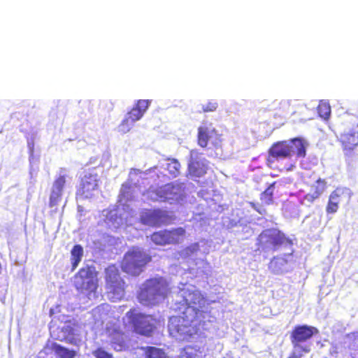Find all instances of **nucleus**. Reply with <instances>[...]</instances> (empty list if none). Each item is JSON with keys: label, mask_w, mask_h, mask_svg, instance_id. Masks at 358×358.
Here are the masks:
<instances>
[{"label": "nucleus", "mask_w": 358, "mask_h": 358, "mask_svg": "<svg viewBox=\"0 0 358 358\" xmlns=\"http://www.w3.org/2000/svg\"><path fill=\"white\" fill-rule=\"evenodd\" d=\"M327 187V182L324 179L319 178L310 185L308 192L304 196V200L309 203H313L326 192Z\"/></svg>", "instance_id": "2eb2a0df"}, {"label": "nucleus", "mask_w": 358, "mask_h": 358, "mask_svg": "<svg viewBox=\"0 0 358 358\" xmlns=\"http://www.w3.org/2000/svg\"><path fill=\"white\" fill-rule=\"evenodd\" d=\"M145 358H170L164 350L153 346L143 348Z\"/></svg>", "instance_id": "412c9836"}, {"label": "nucleus", "mask_w": 358, "mask_h": 358, "mask_svg": "<svg viewBox=\"0 0 358 358\" xmlns=\"http://www.w3.org/2000/svg\"><path fill=\"white\" fill-rule=\"evenodd\" d=\"M207 166L204 162L199 159L196 152L191 151L190 159L188 164V172L192 177L199 178L206 173Z\"/></svg>", "instance_id": "ddd939ff"}, {"label": "nucleus", "mask_w": 358, "mask_h": 358, "mask_svg": "<svg viewBox=\"0 0 358 358\" xmlns=\"http://www.w3.org/2000/svg\"><path fill=\"white\" fill-rule=\"evenodd\" d=\"M198 247H199V245H198V244H197V243L194 244L193 246H192V251H194V250H196L198 249ZM189 248V249H190V248H191V247H190V248Z\"/></svg>", "instance_id": "f704fd0d"}, {"label": "nucleus", "mask_w": 358, "mask_h": 358, "mask_svg": "<svg viewBox=\"0 0 358 358\" xmlns=\"http://www.w3.org/2000/svg\"><path fill=\"white\" fill-rule=\"evenodd\" d=\"M109 337L110 345L114 350L121 352L128 348L127 337L123 331L113 329L109 333Z\"/></svg>", "instance_id": "f3484780"}, {"label": "nucleus", "mask_w": 358, "mask_h": 358, "mask_svg": "<svg viewBox=\"0 0 358 358\" xmlns=\"http://www.w3.org/2000/svg\"><path fill=\"white\" fill-rule=\"evenodd\" d=\"M52 350L60 358H73L76 356L75 351L70 350L57 343L52 345Z\"/></svg>", "instance_id": "5701e85b"}, {"label": "nucleus", "mask_w": 358, "mask_h": 358, "mask_svg": "<svg viewBox=\"0 0 358 358\" xmlns=\"http://www.w3.org/2000/svg\"><path fill=\"white\" fill-rule=\"evenodd\" d=\"M275 182H272L262 194L260 200L262 203L265 206L271 205L273 203V189Z\"/></svg>", "instance_id": "4be33fe9"}, {"label": "nucleus", "mask_w": 358, "mask_h": 358, "mask_svg": "<svg viewBox=\"0 0 358 358\" xmlns=\"http://www.w3.org/2000/svg\"><path fill=\"white\" fill-rule=\"evenodd\" d=\"M186 234L183 227L163 229L150 235L153 243L157 245H178L181 243Z\"/></svg>", "instance_id": "1a4fd4ad"}, {"label": "nucleus", "mask_w": 358, "mask_h": 358, "mask_svg": "<svg viewBox=\"0 0 358 358\" xmlns=\"http://www.w3.org/2000/svg\"><path fill=\"white\" fill-rule=\"evenodd\" d=\"M258 245L262 250L271 247L276 250L282 245H292V241L278 229L270 228L263 230L257 238Z\"/></svg>", "instance_id": "39448f33"}, {"label": "nucleus", "mask_w": 358, "mask_h": 358, "mask_svg": "<svg viewBox=\"0 0 358 358\" xmlns=\"http://www.w3.org/2000/svg\"><path fill=\"white\" fill-rule=\"evenodd\" d=\"M166 163V169L169 173V177L176 178L180 172V164L179 162L175 159H169Z\"/></svg>", "instance_id": "b1692460"}, {"label": "nucleus", "mask_w": 358, "mask_h": 358, "mask_svg": "<svg viewBox=\"0 0 358 358\" xmlns=\"http://www.w3.org/2000/svg\"><path fill=\"white\" fill-rule=\"evenodd\" d=\"M98 175L86 172L80 178V186L76 191V196L82 199H90L93 192L98 188Z\"/></svg>", "instance_id": "9b49d317"}, {"label": "nucleus", "mask_w": 358, "mask_h": 358, "mask_svg": "<svg viewBox=\"0 0 358 358\" xmlns=\"http://www.w3.org/2000/svg\"><path fill=\"white\" fill-rule=\"evenodd\" d=\"M308 143L301 138H293L288 141H279L271 145L268 151L267 164L275 159L291 158L294 155L297 158H305Z\"/></svg>", "instance_id": "f03ea898"}, {"label": "nucleus", "mask_w": 358, "mask_h": 358, "mask_svg": "<svg viewBox=\"0 0 358 358\" xmlns=\"http://www.w3.org/2000/svg\"><path fill=\"white\" fill-rule=\"evenodd\" d=\"M106 288L110 291H124L125 282L115 265L108 266L105 271Z\"/></svg>", "instance_id": "f8f14e48"}, {"label": "nucleus", "mask_w": 358, "mask_h": 358, "mask_svg": "<svg viewBox=\"0 0 358 358\" xmlns=\"http://www.w3.org/2000/svg\"><path fill=\"white\" fill-rule=\"evenodd\" d=\"M167 288V282L163 277L152 278L143 284V288L141 291H165Z\"/></svg>", "instance_id": "6ab92c4d"}, {"label": "nucleus", "mask_w": 358, "mask_h": 358, "mask_svg": "<svg viewBox=\"0 0 358 358\" xmlns=\"http://www.w3.org/2000/svg\"><path fill=\"white\" fill-rule=\"evenodd\" d=\"M318 333V330L308 325H297L294 327L290 333V341L295 350L307 354L310 352V347L303 343L310 340L314 335Z\"/></svg>", "instance_id": "423d86ee"}, {"label": "nucleus", "mask_w": 358, "mask_h": 358, "mask_svg": "<svg viewBox=\"0 0 358 358\" xmlns=\"http://www.w3.org/2000/svg\"><path fill=\"white\" fill-rule=\"evenodd\" d=\"M344 194V190L341 188H336L329 195L326 212L328 214H333L337 212L338 205L341 201V196Z\"/></svg>", "instance_id": "a211bd4d"}, {"label": "nucleus", "mask_w": 358, "mask_h": 358, "mask_svg": "<svg viewBox=\"0 0 358 358\" xmlns=\"http://www.w3.org/2000/svg\"><path fill=\"white\" fill-rule=\"evenodd\" d=\"M176 217L172 213L159 208L148 209L140 217L141 222L144 225L159 227L173 224Z\"/></svg>", "instance_id": "0eeeda50"}, {"label": "nucleus", "mask_w": 358, "mask_h": 358, "mask_svg": "<svg viewBox=\"0 0 358 358\" xmlns=\"http://www.w3.org/2000/svg\"><path fill=\"white\" fill-rule=\"evenodd\" d=\"M83 256V248L79 244L75 245L71 250V271L76 269L82 260Z\"/></svg>", "instance_id": "aec40b11"}, {"label": "nucleus", "mask_w": 358, "mask_h": 358, "mask_svg": "<svg viewBox=\"0 0 358 358\" xmlns=\"http://www.w3.org/2000/svg\"><path fill=\"white\" fill-rule=\"evenodd\" d=\"M126 316L136 334L145 337L152 336L157 327L156 320L151 315L136 313V309L133 308L126 313Z\"/></svg>", "instance_id": "20e7f679"}, {"label": "nucleus", "mask_w": 358, "mask_h": 358, "mask_svg": "<svg viewBox=\"0 0 358 358\" xmlns=\"http://www.w3.org/2000/svg\"><path fill=\"white\" fill-rule=\"evenodd\" d=\"M197 143L201 148H207L210 143L213 150H217L222 147L221 135L212 124H205L198 128Z\"/></svg>", "instance_id": "9d476101"}, {"label": "nucleus", "mask_w": 358, "mask_h": 358, "mask_svg": "<svg viewBox=\"0 0 358 358\" xmlns=\"http://www.w3.org/2000/svg\"><path fill=\"white\" fill-rule=\"evenodd\" d=\"M65 185H66L65 176H59L54 180L52 188L57 191L63 192V189L65 187Z\"/></svg>", "instance_id": "a878e982"}, {"label": "nucleus", "mask_w": 358, "mask_h": 358, "mask_svg": "<svg viewBox=\"0 0 358 358\" xmlns=\"http://www.w3.org/2000/svg\"><path fill=\"white\" fill-rule=\"evenodd\" d=\"M96 358H113L111 353L106 352L102 348H98L92 352Z\"/></svg>", "instance_id": "7c9ffc66"}, {"label": "nucleus", "mask_w": 358, "mask_h": 358, "mask_svg": "<svg viewBox=\"0 0 358 358\" xmlns=\"http://www.w3.org/2000/svg\"><path fill=\"white\" fill-rule=\"evenodd\" d=\"M304 353L294 350L287 358H301Z\"/></svg>", "instance_id": "72a5a7b5"}, {"label": "nucleus", "mask_w": 358, "mask_h": 358, "mask_svg": "<svg viewBox=\"0 0 358 358\" xmlns=\"http://www.w3.org/2000/svg\"><path fill=\"white\" fill-rule=\"evenodd\" d=\"M345 155L350 156L358 145V134L355 131H345L339 138Z\"/></svg>", "instance_id": "4468645a"}, {"label": "nucleus", "mask_w": 358, "mask_h": 358, "mask_svg": "<svg viewBox=\"0 0 358 358\" xmlns=\"http://www.w3.org/2000/svg\"><path fill=\"white\" fill-rule=\"evenodd\" d=\"M250 206L254 209L257 212H258L259 214H265L266 213V210L264 209V208H261L258 206L257 204H256L254 202H250Z\"/></svg>", "instance_id": "473e14b6"}, {"label": "nucleus", "mask_w": 358, "mask_h": 358, "mask_svg": "<svg viewBox=\"0 0 358 358\" xmlns=\"http://www.w3.org/2000/svg\"><path fill=\"white\" fill-rule=\"evenodd\" d=\"M218 103L215 101H209L206 104L202 105V111L203 113L214 112L217 110Z\"/></svg>", "instance_id": "c756f323"}, {"label": "nucleus", "mask_w": 358, "mask_h": 358, "mask_svg": "<svg viewBox=\"0 0 358 358\" xmlns=\"http://www.w3.org/2000/svg\"><path fill=\"white\" fill-rule=\"evenodd\" d=\"M151 261L152 256L143 248L133 246L124 254L120 266L124 273L136 277Z\"/></svg>", "instance_id": "7ed1b4c3"}, {"label": "nucleus", "mask_w": 358, "mask_h": 358, "mask_svg": "<svg viewBox=\"0 0 358 358\" xmlns=\"http://www.w3.org/2000/svg\"><path fill=\"white\" fill-rule=\"evenodd\" d=\"M134 123V122H131L130 120L125 117V118L118 126V131L121 134H126L129 132Z\"/></svg>", "instance_id": "cd10ccee"}, {"label": "nucleus", "mask_w": 358, "mask_h": 358, "mask_svg": "<svg viewBox=\"0 0 358 358\" xmlns=\"http://www.w3.org/2000/svg\"><path fill=\"white\" fill-rule=\"evenodd\" d=\"M210 317V313L185 305L180 315L169 318V334L180 340L188 341L197 334L199 327L203 325L206 322V319Z\"/></svg>", "instance_id": "f257e3e1"}, {"label": "nucleus", "mask_w": 358, "mask_h": 358, "mask_svg": "<svg viewBox=\"0 0 358 358\" xmlns=\"http://www.w3.org/2000/svg\"><path fill=\"white\" fill-rule=\"evenodd\" d=\"M287 264V260L281 257H274L271 262V268L273 272L278 273L280 270V266H283Z\"/></svg>", "instance_id": "c85d7f7f"}, {"label": "nucleus", "mask_w": 358, "mask_h": 358, "mask_svg": "<svg viewBox=\"0 0 358 358\" xmlns=\"http://www.w3.org/2000/svg\"><path fill=\"white\" fill-rule=\"evenodd\" d=\"M317 113L320 117L324 120H327L330 116L331 108L328 103L320 102L317 106Z\"/></svg>", "instance_id": "393cba45"}, {"label": "nucleus", "mask_w": 358, "mask_h": 358, "mask_svg": "<svg viewBox=\"0 0 358 358\" xmlns=\"http://www.w3.org/2000/svg\"><path fill=\"white\" fill-rule=\"evenodd\" d=\"M194 357L192 348L189 346L185 347L180 353V358H193Z\"/></svg>", "instance_id": "2f4dec72"}, {"label": "nucleus", "mask_w": 358, "mask_h": 358, "mask_svg": "<svg viewBox=\"0 0 358 358\" xmlns=\"http://www.w3.org/2000/svg\"><path fill=\"white\" fill-rule=\"evenodd\" d=\"M62 196V192L59 191H57L54 189H51V192L50 195V206L53 207L56 206L58 202L61 200Z\"/></svg>", "instance_id": "bb28decb"}, {"label": "nucleus", "mask_w": 358, "mask_h": 358, "mask_svg": "<svg viewBox=\"0 0 358 358\" xmlns=\"http://www.w3.org/2000/svg\"><path fill=\"white\" fill-rule=\"evenodd\" d=\"M150 103L151 101L148 99L138 100L134 107L127 113L126 117L134 122L139 120L148 109Z\"/></svg>", "instance_id": "dca6fc26"}, {"label": "nucleus", "mask_w": 358, "mask_h": 358, "mask_svg": "<svg viewBox=\"0 0 358 358\" xmlns=\"http://www.w3.org/2000/svg\"><path fill=\"white\" fill-rule=\"evenodd\" d=\"M74 285L78 291H96L98 278L94 268L90 266L81 268L74 275Z\"/></svg>", "instance_id": "6e6552de"}, {"label": "nucleus", "mask_w": 358, "mask_h": 358, "mask_svg": "<svg viewBox=\"0 0 358 358\" xmlns=\"http://www.w3.org/2000/svg\"><path fill=\"white\" fill-rule=\"evenodd\" d=\"M352 358H358V350L353 355Z\"/></svg>", "instance_id": "c9c22d12"}]
</instances>
